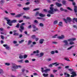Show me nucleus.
<instances>
[{
  "instance_id": "obj_26",
  "label": "nucleus",
  "mask_w": 77,
  "mask_h": 77,
  "mask_svg": "<svg viewBox=\"0 0 77 77\" xmlns=\"http://www.w3.org/2000/svg\"><path fill=\"white\" fill-rule=\"evenodd\" d=\"M18 62H20V63H23V60H18Z\"/></svg>"
},
{
  "instance_id": "obj_31",
  "label": "nucleus",
  "mask_w": 77,
  "mask_h": 77,
  "mask_svg": "<svg viewBox=\"0 0 77 77\" xmlns=\"http://www.w3.org/2000/svg\"><path fill=\"white\" fill-rule=\"evenodd\" d=\"M64 59L66 60H67V61H69V62H70V60H69V59L67 58L66 57L64 58Z\"/></svg>"
},
{
  "instance_id": "obj_39",
  "label": "nucleus",
  "mask_w": 77,
  "mask_h": 77,
  "mask_svg": "<svg viewBox=\"0 0 77 77\" xmlns=\"http://www.w3.org/2000/svg\"><path fill=\"white\" fill-rule=\"evenodd\" d=\"M72 47H74V46H72L70 47H69V48H68L67 50H70V49H71V48H72Z\"/></svg>"
},
{
  "instance_id": "obj_35",
  "label": "nucleus",
  "mask_w": 77,
  "mask_h": 77,
  "mask_svg": "<svg viewBox=\"0 0 77 77\" xmlns=\"http://www.w3.org/2000/svg\"><path fill=\"white\" fill-rule=\"evenodd\" d=\"M5 65H7V66H9V65H10V63H5Z\"/></svg>"
},
{
  "instance_id": "obj_11",
  "label": "nucleus",
  "mask_w": 77,
  "mask_h": 77,
  "mask_svg": "<svg viewBox=\"0 0 77 77\" xmlns=\"http://www.w3.org/2000/svg\"><path fill=\"white\" fill-rule=\"evenodd\" d=\"M45 41V40L44 39L42 38L39 40V43L41 44H42L44 43V41Z\"/></svg>"
},
{
  "instance_id": "obj_53",
  "label": "nucleus",
  "mask_w": 77,
  "mask_h": 77,
  "mask_svg": "<svg viewBox=\"0 0 77 77\" xmlns=\"http://www.w3.org/2000/svg\"><path fill=\"white\" fill-rule=\"evenodd\" d=\"M38 40H39V38H35V41H38Z\"/></svg>"
},
{
  "instance_id": "obj_58",
  "label": "nucleus",
  "mask_w": 77,
  "mask_h": 77,
  "mask_svg": "<svg viewBox=\"0 0 77 77\" xmlns=\"http://www.w3.org/2000/svg\"><path fill=\"white\" fill-rule=\"evenodd\" d=\"M26 20H30V18L29 17H26Z\"/></svg>"
},
{
  "instance_id": "obj_7",
  "label": "nucleus",
  "mask_w": 77,
  "mask_h": 77,
  "mask_svg": "<svg viewBox=\"0 0 77 77\" xmlns=\"http://www.w3.org/2000/svg\"><path fill=\"white\" fill-rule=\"evenodd\" d=\"M24 29V26L22 25H20V29H19V30L20 32H23V30Z\"/></svg>"
},
{
  "instance_id": "obj_3",
  "label": "nucleus",
  "mask_w": 77,
  "mask_h": 77,
  "mask_svg": "<svg viewBox=\"0 0 77 77\" xmlns=\"http://www.w3.org/2000/svg\"><path fill=\"white\" fill-rule=\"evenodd\" d=\"M63 20L66 23H67V21H68L69 23H70L72 21V19L71 18L69 17H67L66 19H63Z\"/></svg>"
},
{
  "instance_id": "obj_32",
  "label": "nucleus",
  "mask_w": 77,
  "mask_h": 77,
  "mask_svg": "<svg viewBox=\"0 0 77 77\" xmlns=\"http://www.w3.org/2000/svg\"><path fill=\"white\" fill-rule=\"evenodd\" d=\"M31 38L33 39H34L36 38V36L35 35H33L32 36Z\"/></svg>"
},
{
  "instance_id": "obj_21",
  "label": "nucleus",
  "mask_w": 77,
  "mask_h": 77,
  "mask_svg": "<svg viewBox=\"0 0 77 77\" xmlns=\"http://www.w3.org/2000/svg\"><path fill=\"white\" fill-rule=\"evenodd\" d=\"M43 75L44 77H47L48 76V74H45V73H44L43 74Z\"/></svg>"
},
{
  "instance_id": "obj_64",
  "label": "nucleus",
  "mask_w": 77,
  "mask_h": 77,
  "mask_svg": "<svg viewBox=\"0 0 77 77\" xmlns=\"http://www.w3.org/2000/svg\"><path fill=\"white\" fill-rule=\"evenodd\" d=\"M23 37V35L22 34H20L19 35V38H22Z\"/></svg>"
},
{
  "instance_id": "obj_9",
  "label": "nucleus",
  "mask_w": 77,
  "mask_h": 77,
  "mask_svg": "<svg viewBox=\"0 0 77 77\" xmlns=\"http://www.w3.org/2000/svg\"><path fill=\"white\" fill-rule=\"evenodd\" d=\"M71 74L72 75H71V77H74L77 76V74H76V72H72Z\"/></svg>"
},
{
  "instance_id": "obj_13",
  "label": "nucleus",
  "mask_w": 77,
  "mask_h": 77,
  "mask_svg": "<svg viewBox=\"0 0 77 77\" xmlns=\"http://www.w3.org/2000/svg\"><path fill=\"white\" fill-rule=\"evenodd\" d=\"M23 9L24 11H29L30 9V7L24 8Z\"/></svg>"
},
{
  "instance_id": "obj_50",
  "label": "nucleus",
  "mask_w": 77,
  "mask_h": 77,
  "mask_svg": "<svg viewBox=\"0 0 77 77\" xmlns=\"http://www.w3.org/2000/svg\"><path fill=\"white\" fill-rule=\"evenodd\" d=\"M67 9L69 10V11H72V9H71L69 7H67Z\"/></svg>"
},
{
  "instance_id": "obj_61",
  "label": "nucleus",
  "mask_w": 77,
  "mask_h": 77,
  "mask_svg": "<svg viewBox=\"0 0 77 77\" xmlns=\"http://www.w3.org/2000/svg\"><path fill=\"white\" fill-rule=\"evenodd\" d=\"M51 16V15H50V14H48L47 15V17H50Z\"/></svg>"
},
{
  "instance_id": "obj_46",
  "label": "nucleus",
  "mask_w": 77,
  "mask_h": 77,
  "mask_svg": "<svg viewBox=\"0 0 77 77\" xmlns=\"http://www.w3.org/2000/svg\"><path fill=\"white\" fill-rule=\"evenodd\" d=\"M1 38H2V39H5V37H4V36L3 35H1Z\"/></svg>"
},
{
  "instance_id": "obj_55",
  "label": "nucleus",
  "mask_w": 77,
  "mask_h": 77,
  "mask_svg": "<svg viewBox=\"0 0 77 77\" xmlns=\"http://www.w3.org/2000/svg\"><path fill=\"white\" fill-rule=\"evenodd\" d=\"M10 14L11 15H15V13H10Z\"/></svg>"
},
{
  "instance_id": "obj_33",
  "label": "nucleus",
  "mask_w": 77,
  "mask_h": 77,
  "mask_svg": "<svg viewBox=\"0 0 77 77\" xmlns=\"http://www.w3.org/2000/svg\"><path fill=\"white\" fill-rule=\"evenodd\" d=\"M40 9V8H39L35 9H34L33 10V11H38V10H39Z\"/></svg>"
},
{
  "instance_id": "obj_12",
  "label": "nucleus",
  "mask_w": 77,
  "mask_h": 77,
  "mask_svg": "<svg viewBox=\"0 0 77 77\" xmlns=\"http://www.w3.org/2000/svg\"><path fill=\"white\" fill-rule=\"evenodd\" d=\"M55 4L56 5L58 6V7H60V6H62V4L58 3V2H56Z\"/></svg>"
},
{
  "instance_id": "obj_23",
  "label": "nucleus",
  "mask_w": 77,
  "mask_h": 77,
  "mask_svg": "<svg viewBox=\"0 0 77 77\" xmlns=\"http://www.w3.org/2000/svg\"><path fill=\"white\" fill-rule=\"evenodd\" d=\"M40 56L39 57H42L43 56H44V53L41 52L40 54Z\"/></svg>"
},
{
  "instance_id": "obj_15",
  "label": "nucleus",
  "mask_w": 77,
  "mask_h": 77,
  "mask_svg": "<svg viewBox=\"0 0 77 77\" xmlns=\"http://www.w3.org/2000/svg\"><path fill=\"white\" fill-rule=\"evenodd\" d=\"M17 20H12L10 22V23H16L17 22Z\"/></svg>"
},
{
  "instance_id": "obj_6",
  "label": "nucleus",
  "mask_w": 77,
  "mask_h": 77,
  "mask_svg": "<svg viewBox=\"0 0 77 77\" xmlns=\"http://www.w3.org/2000/svg\"><path fill=\"white\" fill-rule=\"evenodd\" d=\"M57 63L55 62L54 63H53L51 64H50L49 66L50 67H51V66H53V65H55V66H59V64H57Z\"/></svg>"
},
{
  "instance_id": "obj_16",
  "label": "nucleus",
  "mask_w": 77,
  "mask_h": 77,
  "mask_svg": "<svg viewBox=\"0 0 77 77\" xmlns=\"http://www.w3.org/2000/svg\"><path fill=\"white\" fill-rule=\"evenodd\" d=\"M39 15L40 16V17H44L45 16V15L43 14H42L41 13H40Z\"/></svg>"
},
{
  "instance_id": "obj_44",
  "label": "nucleus",
  "mask_w": 77,
  "mask_h": 77,
  "mask_svg": "<svg viewBox=\"0 0 77 77\" xmlns=\"http://www.w3.org/2000/svg\"><path fill=\"white\" fill-rule=\"evenodd\" d=\"M57 36V34H56V35H55L54 36H53L52 38H56V36Z\"/></svg>"
},
{
  "instance_id": "obj_24",
  "label": "nucleus",
  "mask_w": 77,
  "mask_h": 77,
  "mask_svg": "<svg viewBox=\"0 0 77 77\" xmlns=\"http://www.w3.org/2000/svg\"><path fill=\"white\" fill-rule=\"evenodd\" d=\"M66 1L63 0L62 1V4L63 5H66Z\"/></svg>"
},
{
  "instance_id": "obj_56",
  "label": "nucleus",
  "mask_w": 77,
  "mask_h": 77,
  "mask_svg": "<svg viewBox=\"0 0 77 77\" xmlns=\"http://www.w3.org/2000/svg\"><path fill=\"white\" fill-rule=\"evenodd\" d=\"M28 29H30V28H32V25H30L28 27Z\"/></svg>"
},
{
  "instance_id": "obj_5",
  "label": "nucleus",
  "mask_w": 77,
  "mask_h": 77,
  "mask_svg": "<svg viewBox=\"0 0 77 77\" xmlns=\"http://www.w3.org/2000/svg\"><path fill=\"white\" fill-rule=\"evenodd\" d=\"M5 19L6 20H7V24H8L10 26H12V23H10V22H11V20L9 19H8L7 18H5Z\"/></svg>"
},
{
  "instance_id": "obj_1",
  "label": "nucleus",
  "mask_w": 77,
  "mask_h": 77,
  "mask_svg": "<svg viewBox=\"0 0 77 77\" xmlns=\"http://www.w3.org/2000/svg\"><path fill=\"white\" fill-rule=\"evenodd\" d=\"M50 10L48 11V13L50 14H54V12H57L59 10L57 8H54L53 7L50 8Z\"/></svg>"
},
{
  "instance_id": "obj_20",
  "label": "nucleus",
  "mask_w": 77,
  "mask_h": 77,
  "mask_svg": "<svg viewBox=\"0 0 77 77\" xmlns=\"http://www.w3.org/2000/svg\"><path fill=\"white\" fill-rule=\"evenodd\" d=\"M64 75H67V76H66V77H68L70 76V75H69V74L66 72H64Z\"/></svg>"
},
{
  "instance_id": "obj_59",
  "label": "nucleus",
  "mask_w": 77,
  "mask_h": 77,
  "mask_svg": "<svg viewBox=\"0 0 77 77\" xmlns=\"http://www.w3.org/2000/svg\"><path fill=\"white\" fill-rule=\"evenodd\" d=\"M53 72L54 73H55V72H57V70H53Z\"/></svg>"
},
{
  "instance_id": "obj_42",
  "label": "nucleus",
  "mask_w": 77,
  "mask_h": 77,
  "mask_svg": "<svg viewBox=\"0 0 77 77\" xmlns=\"http://www.w3.org/2000/svg\"><path fill=\"white\" fill-rule=\"evenodd\" d=\"M24 41V40H22L21 41H19V43H20V44H21V43L23 42Z\"/></svg>"
},
{
  "instance_id": "obj_4",
  "label": "nucleus",
  "mask_w": 77,
  "mask_h": 77,
  "mask_svg": "<svg viewBox=\"0 0 77 77\" xmlns=\"http://www.w3.org/2000/svg\"><path fill=\"white\" fill-rule=\"evenodd\" d=\"M72 5L74 6V11L75 13L77 12V6L75 5V2H74L72 3Z\"/></svg>"
},
{
  "instance_id": "obj_19",
  "label": "nucleus",
  "mask_w": 77,
  "mask_h": 77,
  "mask_svg": "<svg viewBox=\"0 0 77 77\" xmlns=\"http://www.w3.org/2000/svg\"><path fill=\"white\" fill-rule=\"evenodd\" d=\"M39 50H37V51H34L33 52V53H34V54H35L36 53H37V54H38V53H39Z\"/></svg>"
},
{
  "instance_id": "obj_30",
  "label": "nucleus",
  "mask_w": 77,
  "mask_h": 77,
  "mask_svg": "<svg viewBox=\"0 0 77 77\" xmlns=\"http://www.w3.org/2000/svg\"><path fill=\"white\" fill-rule=\"evenodd\" d=\"M32 43V41L31 40H29L28 43V45H29V44H30Z\"/></svg>"
},
{
  "instance_id": "obj_36",
  "label": "nucleus",
  "mask_w": 77,
  "mask_h": 77,
  "mask_svg": "<svg viewBox=\"0 0 77 77\" xmlns=\"http://www.w3.org/2000/svg\"><path fill=\"white\" fill-rule=\"evenodd\" d=\"M68 70H69L70 72H72V71H74L73 69H69Z\"/></svg>"
},
{
  "instance_id": "obj_40",
  "label": "nucleus",
  "mask_w": 77,
  "mask_h": 77,
  "mask_svg": "<svg viewBox=\"0 0 77 77\" xmlns=\"http://www.w3.org/2000/svg\"><path fill=\"white\" fill-rule=\"evenodd\" d=\"M20 59H21L23 58V55H20L19 57Z\"/></svg>"
},
{
  "instance_id": "obj_2",
  "label": "nucleus",
  "mask_w": 77,
  "mask_h": 77,
  "mask_svg": "<svg viewBox=\"0 0 77 77\" xmlns=\"http://www.w3.org/2000/svg\"><path fill=\"white\" fill-rule=\"evenodd\" d=\"M22 66L21 65L17 66L15 64H14L12 66V71H16V69H18L19 68H20Z\"/></svg>"
},
{
  "instance_id": "obj_29",
  "label": "nucleus",
  "mask_w": 77,
  "mask_h": 77,
  "mask_svg": "<svg viewBox=\"0 0 77 77\" xmlns=\"http://www.w3.org/2000/svg\"><path fill=\"white\" fill-rule=\"evenodd\" d=\"M19 35L18 33H17L15 32H14V34H13V35H14V36H18V35Z\"/></svg>"
},
{
  "instance_id": "obj_47",
  "label": "nucleus",
  "mask_w": 77,
  "mask_h": 77,
  "mask_svg": "<svg viewBox=\"0 0 77 77\" xmlns=\"http://www.w3.org/2000/svg\"><path fill=\"white\" fill-rule=\"evenodd\" d=\"M74 44V43L72 42H71L69 43L70 45H72V44Z\"/></svg>"
},
{
  "instance_id": "obj_62",
  "label": "nucleus",
  "mask_w": 77,
  "mask_h": 77,
  "mask_svg": "<svg viewBox=\"0 0 77 77\" xmlns=\"http://www.w3.org/2000/svg\"><path fill=\"white\" fill-rule=\"evenodd\" d=\"M24 71H25V69H22V72H24Z\"/></svg>"
},
{
  "instance_id": "obj_48",
  "label": "nucleus",
  "mask_w": 77,
  "mask_h": 77,
  "mask_svg": "<svg viewBox=\"0 0 77 77\" xmlns=\"http://www.w3.org/2000/svg\"><path fill=\"white\" fill-rule=\"evenodd\" d=\"M58 23L57 20H55L54 22V24H57Z\"/></svg>"
},
{
  "instance_id": "obj_45",
  "label": "nucleus",
  "mask_w": 77,
  "mask_h": 77,
  "mask_svg": "<svg viewBox=\"0 0 77 77\" xmlns=\"http://www.w3.org/2000/svg\"><path fill=\"white\" fill-rule=\"evenodd\" d=\"M30 4V2H28L26 3L25 5H28Z\"/></svg>"
},
{
  "instance_id": "obj_41",
  "label": "nucleus",
  "mask_w": 77,
  "mask_h": 77,
  "mask_svg": "<svg viewBox=\"0 0 77 77\" xmlns=\"http://www.w3.org/2000/svg\"><path fill=\"white\" fill-rule=\"evenodd\" d=\"M38 15H39V11H37L36 12V14H35V16H37Z\"/></svg>"
},
{
  "instance_id": "obj_34",
  "label": "nucleus",
  "mask_w": 77,
  "mask_h": 77,
  "mask_svg": "<svg viewBox=\"0 0 77 77\" xmlns=\"http://www.w3.org/2000/svg\"><path fill=\"white\" fill-rule=\"evenodd\" d=\"M39 26L41 27H43L44 26V24L42 23H41L39 24Z\"/></svg>"
},
{
  "instance_id": "obj_10",
  "label": "nucleus",
  "mask_w": 77,
  "mask_h": 77,
  "mask_svg": "<svg viewBox=\"0 0 77 77\" xmlns=\"http://www.w3.org/2000/svg\"><path fill=\"white\" fill-rule=\"evenodd\" d=\"M24 15V13H21V14H17L16 15L15 17L16 18H20L21 16H23V15Z\"/></svg>"
},
{
  "instance_id": "obj_38",
  "label": "nucleus",
  "mask_w": 77,
  "mask_h": 77,
  "mask_svg": "<svg viewBox=\"0 0 77 77\" xmlns=\"http://www.w3.org/2000/svg\"><path fill=\"white\" fill-rule=\"evenodd\" d=\"M51 53L52 54H54L55 53V52L54 51H52L51 52Z\"/></svg>"
},
{
  "instance_id": "obj_54",
  "label": "nucleus",
  "mask_w": 77,
  "mask_h": 77,
  "mask_svg": "<svg viewBox=\"0 0 77 77\" xmlns=\"http://www.w3.org/2000/svg\"><path fill=\"white\" fill-rule=\"evenodd\" d=\"M60 10L61 11H64V9H63V8H60Z\"/></svg>"
},
{
  "instance_id": "obj_57",
  "label": "nucleus",
  "mask_w": 77,
  "mask_h": 77,
  "mask_svg": "<svg viewBox=\"0 0 77 77\" xmlns=\"http://www.w3.org/2000/svg\"><path fill=\"white\" fill-rule=\"evenodd\" d=\"M1 4H3V3H4L5 2H4V0H2L1 1Z\"/></svg>"
},
{
  "instance_id": "obj_22",
  "label": "nucleus",
  "mask_w": 77,
  "mask_h": 77,
  "mask_svg": "<svg viewBox=\"0 0 77 77\" xmlns=\"http://www.w3.org/2000/svg\"><path fill=\"white\" fill-rule=\"evenodd\" d=\"M63 42H64V43H65L66 45H67L68 44V41L67 40H64L63 41Z\"/></svg>"
},
{
  "instance_id": "obj_8",
  "label": "nucleus",
  "mask_w": 77,
  "mask_h": 77,
  "mask_svg": "<svg viewBox=\"0 0 77 77\" xmlns=\"http://www.w3.org/2000/svg\"><path fill=\"white\" fill-rule=\"evenodd\" d=\"M3 46L4 47H5V48L7 50H10V46H8V45L7 44L4 45H3Z\"/></svg>"
},
{
  "instance_id": "obj_14",
  "label": "nucleus",
  "mask_w": 77,
  "mask_h": 77,
  "mask_svg": "<svg viewBox=\"0 0 77 77\" xmlns=\"http://www.w3.org/2000/svg\"><path fill=\"white\" fill-rule=\"evenodd\" d=\"M76 39L75 38H72V39H68V41H75V40Z\"/></svg>"
},
{
  "instance_id": "obj_18",
  "label": "nucleus",
  "mask_w": 77,
  "mask_h": 77,
  "mask_svg": "<svg viewBox=\"0 0 77 77\" xmlns=\"http://www.w3.org/2000/svg\"><path fill=\"white\" fill-rule=\"evenodd\" d=\"M45 72V73H47L48 71H50V69H46L45 70H44V71Z\"/></svg>"
},
{
  "instance_id": "obj_28",
  "label": "nucleus",
  "mask_w": 77,
  "mask_h": 77,
  "mask_svg": "<svg viewBox=\"0 0 77 77\" xmlns=\"http://www.w3.org/2000/svg\"><path fill=\"white\" fill-rule=\"evenodd\" d=\"M15 27H17V28H19L20 27V24L19 23H17L16 26H15Z\"/></svg>"
},
{
  "instance_id": "obj_52",
  "label": "nucleus",
  "mask_w": 77,
  "mask_h": 77,
  "mask_svg": "<svg viewBox=\"0 0 77 77\" xmlns=\"http://www.w3.org/2000/svg\"><path fill=\"white\" fill-rule=\"evenodd\" d=\"M19 23H22V22H23V20H20L19 21Z\"/></svg>"
},
{
  "instance_id": "obj_37",
  "label": "nucleus",
  "mask_w": 77,
  "mask_h": 77,
  "mask_svg": "<svg viewBox=\"0 0 77 77\" xmlns=\"http://www.w3.org/2000/svg\"><path fill=\"white\" fill-rule=\"evenodd\" d=\"M73 21H75V22L77 23V18H73Z\"/></svg>"
},
{
  "instance_id": "obj_49",
  "label": "nucleus",
  "mask_w": 77,
  "mask_h": 77,
  "mask_svg": "<svg viewBox=\"0 0 77 77\" xmlns=\"http://www.w3.org/2000/svg\"><path fill=\"white\" fill-rule=\"evenodd\" d=\"M25 63H29V60H26L25 61Z\"/></svg>"
},
{
  "instance_id": "obj_25",
  "label": "nucleus",
  "mask_w": 77,
  "mask_h": 77,
  "mask_svg": "<svg viewBox=\"0 0 77 77\" xmlns=\"http://www.w3.org/2000/svg\"><path fill=\"white\" fill-rule=\"evenodd\" d=\"M3 73H4L3 70L2 69H0V74H3Z\"/></svg>"
},
{
  "instance_id": "obj_27",
  "label": "nucleus",
  "mask_w": 77,
  "mask_h": 77,
  "mask_svg": "<svg viewBox=\"0 0 77 77\" xmlns=\"http://www.w3.org/2000/svg\"><path fill=\"white\" fill-rule=\"evenodd\" d=\"M58 26H62V22H60Z\"/></svg>"
},
{
  "instance_id": "obj_63",
  "label": "nucleus",
  "mask_w": 77,
  "mask_h": 77,
  "mask_svg": "<svg viewBox=\"0 0 77 77\" xmlns=\"http://www.w3.org/2000/svg\"><path fill=\"white\" fill-rule=\"evenodd\" d=\"M32 27L33 29H36V26H35V25H32Z\"/></svg>"
},
{
  "instance_id": "obj_43",
  "label": "nucleus",
  "mask_w": 77,
  "mask_h": 77,
  "mask_svg": "<svg viewBox=\"0 0 77 77\" xmlns=\"http://www.w3.org/2000/svg\"><path fill=\"white\" fill-rule=\"evenodd\" d=\"M27 55H25L23 56V57L24 59H26V58H27Z\"/></svg>"
},
{
  "instance_id": "obj_51",
  "label": "nucleus",
  "mask_w": 77,
  "mask_h": 77,
  "mask_svg": "<svg viewBox=\"0 0 77 77\" xmlns=\"http://www.w3.org/2000/svg\"><path fill=\"white\" fill-rule=\"evenodd\" d=\"M17 6H19V7H21L22 5L21 4H17Z\"/></svg>"
},
{
  "instance_id": "obj_60",
  "label": "nucleus",
  "mask_w": 77,
  "mask_h": 77,
  "mask_svg": "<svg viewBox=\"0 0 77 77\" xmlns=\"http://www.w3.org/2000/svg\"><path fill=\"white\" fill-rule=\"evenodd\" d=\"M50 77H54V76L53 75L51 74L50 75Z\"/></svg>"
},
{
  "instance_id": "obj_17",
  "label": "nucleus",
  "mask_w": 77,
  "mask_h": 77,
  "mask_svg": "<svg viewBox=\"0 0 77 77\" xmlns=\"http://www.w3.org/2000/svg\"><path fill=\"white\" fill-rule=\"evenodd\" d=\"M58 38L59 39H63V38H64V36L62 35H61V36L58 37Z\"/></svg>"
}]
</instances>
